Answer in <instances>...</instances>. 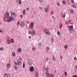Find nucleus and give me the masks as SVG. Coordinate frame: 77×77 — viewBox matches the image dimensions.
<instances>
[{"instance_id":"f3484780","label":"nucleus","mask_w":77,"mask_h":77,"mask_svg":"<svg viewBox=\"0 0 77 77\" xmlns=\"http://www.w3.org/2000/svg\"><path fill=\"white\" fill-rule=\"evenodd\" d=\"M21 0H18L17 1V2H19L20 5H21Z\"/></svg>"},{"instance_id":"052dcab7","label":"nucleus","mask_w":77,"mask_h":77,"mask_svg":"<svg viewBox=\"0 0 77 77\" xmlns=\"http://www.w3.org/2000/svg\"><path fill=\"white\" fill-rule=\"evenodd\" d=\"M29 8H27L26 10H27V11H29Z\"/></svg>"},{"instance_id":"4c0bfd02","label":"nucleus","mask_w":77,"mask_h":77,"mask_svg":"<svg viewBox=\"0 0 77 77\" xmlns=\"http://www.w3.org/2000/svg\"><path fill=\"white\" fill-rule=\"evenodd\" d=\"M64 74H65V75H66H66H67V73L66 72H65Z\"/></svg>"},{"instance_id":"f257e3e1","label":"nucleus","mask_w":77,"mask_h":77,"mask_svg":"<svg viewBox=\"0 0 77 77\" xmlns=\"http://www.w3.org/2000/svg\"><path fill=\"white\" fill-rule=\"evenodd\" d=\"M44 32L46 34L48 35H49L51 33L49 31V30H48L47 29H46L44 30Z\"/></svg>"},{"instance_id":"f03ea898","label":"nucleus","mask_w":77,"mask_h":77,"mask_svg":"<svg viewBox=\"0 0 77 77\" xmlns=\"http://www.w3.org/2000/svg\"><path fill=\"white\" fill-rule=\"evenodd\" d=\"M14 17H11L10 16H9V17L8 22V23H10L11 21H14Z\"/></svg>"},{"instance_id":"7ed1b4c3","label":"nucleus","mask_w":77,"mask_h":77,"mask_svg":"<svg viewBox=\"0 0 77 77\" xmlns=\"http://www.w3.org/2000/svg\"><path fill=\"white\" fill-rule=\"evenodd\" d=\"M11 16L13 18H15V17H16V14H15V13L14 12H11Z\"/></svg>"},{"instance_id":"09e8293b","label":"nucleus","mask_w":77,"mask_h":77,"mask_svg":"<svg viewBox=\"0 0 77 77\" xmlns=\"http://www.w3.org/2000/svg\"><path fill=\"white\" fill-rule=\"evenodd\" d=\"M60 59H61V61H62V56H61L60 57Z\"/></svg>"},{"instance_id":"ddd939ff","label":"nucleus","mask_w":77,"mask_h":77,"mask_svg":"<svg viewBox=\"0 0 77 77\" xmlns=\"http://www.w3.org/2000/svg\"><path fill=\"white\" fill-rule=\"evenodd\" d=\"M44 11L45 12H48V9H47V8H46L44 9Z\"/></svg>"},{"instance_id":"a878e982","label":"nucleus","mask_w":77,"mask_h":77,"mask_svg":"<svg viewBox=\"0 0 77 77\" xmlns=\"http://www.w3.org/2000/svg\"><path fill=\"white\" fill-rule=\"evenodd\" d=\"M21 61V58H19L18 59V60H17V62H20Z\"/></svg>"},{"instance_id":"7c9ffc66","label":"nucleus","mask_w":77,"mask_h":77,"mask_svg":"<svg viewBox=\"0 0 77 77\" xmlns=\"http://www.w3.org/2000/svg\"><path fill=\"white\" fill-rule=\"evenodd\" d=\"M20 64H21V63H20V62H17V65H20Z\"/></svg>"},{"instance_id":"dca6fc26","label":"nucleus","mask_w":77,"mask_h":77,"mask_svg":"<svg viewBox=\"0 0 77 77\" xmlns=\"http://www.w3.org/2000/svg\"><path fill=\"white\" fill-rule=\"evenodd\" d=\"M62 3L63 5H66V2L65 1H63Z\"/></svg>"},{"instance_id":"39448f33","label":"nucleus","mask_w":77,"mask_h":77,"mask_svg":"<svg viewBox=\"0 0 77 77\" xmlns=\"http://www.w3.org/2000/svg\"><path fill=\"white\" fill-rule=\"evenodd\" d=\"M68 29L69 30H73L74 29H73V26H68Z\"/></svg>"},{"instance_id":"774afa93","label":"nucleus","mask_w":77,"mask_h":77,"mask_svg":"<svg viewBox=\"0 0 77 77\" xmlns=\"http://www.w3.org/2000/svg\"><path fill=\"white\" fill-rule=\"evenodd\" d=\"M52 18L53 19H54V16H52Z\"/></svg>"},{"instance_id":"6e6552de","label":"nucleus","mask_w":77,"mask_h":77,"mask_svg":"<svg viewBox=\"0 0 77 77\" xmlns=\"http://www.w3.org/2000/svg\"><path fill=\"white\" fill-rule=\"evenodd\" d=\"M31 33L32 35H35V31L34 30H32L31 31Z\"/></svg>"},{"instance_id":"0e129e2a","label":"nucleus","mask_w":77,"mask_h":77,"mask_svg":"<svg viewBox=\"0 0 77 77\" xmlns=\"http://www.w3.org/2000/svg\"><path fill=\"white\" fill-rule=\"evenodd\" d=\"M20 17L21 18H22L23 17V15H20Z\"/></svg>"},{"instance_id":"9b49d317","label":"nucleus","mask_w":77,"mask_h":77,"mask_svg":"<svg viewBox=\"0 0 77 77\" xmlns=\"http://www.w3.org/2000/svg\"><path fill=\"white\" fill-rule=\"evenodd\" d=\"M24 23L23 22H21L20 23V26L21 27H23L24 26Z\"/></svg>"},{"instance_id":"412c9836","label":"nucleus","mask_w":77,"mask_h":77,"mask_svg":"<svg viewBox=\"0 0 77 77\" xmlns=\"http://www.w3.org/2000/svg\"><path fill=\"white\" fill-rule=\"evenodd\" d=\"M77 65H75V67H74V71H76V69H77Z\"/></svg>"},{"instance_id":"4be33fe9","label":"nucleus","mask_w":77,"mask_h":77,"mask_svg":"<svg viewBox=\"0 0 77 77\" xmlns=\"http://www.w3.org/2000/svg\"><path fill=\"white\" fill-rule=\"evenodd\" d=\"M64 48H68V45H65L64 47Z\"/></svg>"},{"instance_id":"de8ad7c7","label":"nucleus","mask_w":77,"mask_h":77,"mask_svg":"<svg viewBox=\"0 0 77 77\" xmlns=\"http://www.w3.org/2000/svg\"><path fill=\"white\" fill-rule=\"evenodd\" d=\"M28 33L29 34V35H30L31 32H30V31H28Z\"/></svg>"},{"instance_id":"20e7f679","label":"nucleus","mask_w":77,"mask_h":77,"mask_svg":"<svg viewBox=\"0 0 77 77\" xmlns=\"http://www.w3.org/2000/svg\"><path fill=\"white\" fill-rule=\"evenodd\" d=\"M46 75L47 76L46 77H50L51 75L48 74V71H46Z\"/></svg>"},{"instance_id":"49530a36","label":"nucleus","mask_w":77,"mask_h":77,"mask_svg":"<svg viewBox=\"0 0 77 77\" xmlns=\"http://www.w3.org/2000/svg\"><path fill=\"white\" fill-rule=\"evenodd\" d=\"M45 70H46V71H48V68H45Z\"/></svg>"},{"instance_id":"338daca9","label":"nucleus","mask_w":77,"mask_h":77,"mask_svg":"<svg viewBox=\"0 0 77 77\" xmlns=\"http://www.w3.org/2000/svg\"><path fill=\"white\" fill-rule=\"evenodd\" d=\"M66 24H68V22H66Z\"/></svg>"},{"instance_id":"9d476101","label":"nucleus","mask_w":77,"mask_h":77,"mask_svg":"<svg viewBox=\"0 0 77 77\" xmlns=\"http://www.w3.org/2000/svg\"><path fill=\"white\" fill-rule=\"evenodd\" d=\"M70 33L71 34H74V29L71 30H70Z\"/></svg>"},{"instance_id":"a19ab883","label":"nucleus","mask_w":77,"mask_h":77,"mask_svg":"<svg viewBox=\"0 0 77 77\" xmlns=\"http://www.w3.org/2000/svg\"><path fill=\"white\" fill-rule=\"evenodd\" d=\"M60 32H58L57 34L58 35H60Z\"/></svg>"},{"instance_id":"6ab92c4d","label":"nucleus","mask_w":77,"mask_h":77,"mask_svg":"<svg viewBox=\"0 0 77 77\" xmlns=\"http://www.w3.org/2000/svg\"><path fill=\"white\" fill-rule=\"evenodd\" d=\"M31 26L32 27H33V26H34V25L33 24V22L31 23Z\"/></svg>"},{"instance_id":"a18cd8bd","label":"nucleus","mask_w":77,"mask_h":77,"mask_svg":"<svg viewBox=\"0 0 77 77\" xmlns=\"http://www.w3.org/2000/svg\"><path fill=\"white\" fill-rule=\"evenodd\" d=\"M65 14H64L63 15V17L65 18Z\"/></svg>"},{"instance_id":"864d4df0","label":"nucleus","mask_w":77,"mask_h":77,"mask_svg":"<svg viewBox=\"0 0 77 77\" xmlns=\"http://www.w3.org/2000/svg\"><path fill=\"white\" fill-rule=\"evenodd\" d=\"M0 32H1V33H2L3 32V31L0 29Z\"/></svg>"},{"instance_id":"bb28decb","label":"nucleus","mask_w":77,"mask_h":77,"mask_svg":"<svg viewBox=\"0 0 77 77\" xmlns=\"http://www.w3.org/2000/svg\"><path fill=\"white\" fill-rule=\"evenodd\" d=\"M38 75H39V73H37L35 75V77H38Z\"/></svg>"},{"instance_id":"393cba45","label":"nucleus","mask_w":77,"mask_h":77,"mask_svg":"<svg viewBox=\"0 0 77 77\" xmlns=\"http://www.w3.org/2000/svg\"><path fill=\"white\" fill-rule=\"evenodd\" d=\"M17 25L18 26H19L20 25V21H18L17 23Z\"/></svg>"},{"instance_id":"37998d69","label":"nucleus","mask_w":77,"mask_h":77,"mask_svg":"<svg viewBox=\"0 0 77 77\" xmlns=\"http://www.w3.org/2000/svg\"><path fill=\"white\" fill-rule=\"evenodd\" d=\"M74 60H77V58H76V57H75L74 58Z\"/></svg>"},{"instance_id":"bf43d9fd","label":"nucleus","mask_w":77,"mask_h":77,"mask_svg":"<svg viewBox=\"0 0 77 77\" xmlns=\"http://www.w3.org/2000/svg\"><path fill=\"white\" fill-rule=\"evenodd\" d=\"M47 49L48 50H49V48L48 47H47Z\"/></svg>"},{"instance_id":"c85d7f7f","label":"nucleus","mask_w":77,"mask_h":77,"mask_svg":"<svg viewBox=\"0 0 77 77\" xmlns=\"http://www.w3.org/2000/svg\"><path fill=\"white\" fill-rule=\"evenodd\" d=\"M23 14L24 15H25V14H26V10H23Z\"/></svg>"},{"instance_id":"6e6d98bb","label":"nucleus","mask_w":77,"mask_h":77,"mask_svg":"<svg viewBox=\"0 0 77 77\" xmlns=\"http://www.w3.org/2000/svg\"><path fill=\"white\" fill-rule=\"evenodd\" d=\"M29 39H31V38H32V37H31V36H29Z\"/></svg>"},{"instance_id":"423d86ee","label":"nucleus","mask_w":77,"mask_h":77,"mask_svg":"<svg viewBox=\"0 0 77 77\" xmlns=\"http://www.w3.org/2000/svg\"><path fill=\"white\" fill-rule=\"evenodd\" d=\"M28 63L29 65H31L33 63V61H32V60H29L28 61Z\"/></svg>"},{"instance_id":"3c124183","label":"nucleus","mask_w":77,"mask_h":77,"mask_svg":"<svg viewBox=\"0 0 77 77\" xmlns=\"http://www.w3.org/2000/svg\"><path fill=\"white\" fill-rule=\"evenodd\" d=\"M39 8L40 9H41V10H42V8L41 7H39Z\"/></svg>"},{"instance_id":"58836bf2","label":"nucleus","mask_w":77,"mask_h":77,"mask_svg":"<svg viewBox=\"0 0 77 77\" xmlns=\"http://www.w3.org/2000/svg\"><path fill=\"white\" fill-rule=\"evenodd\" d=\"M35 48L34 47L32 48V51H35Z\"/></svg>"},{"instance_id":"e433bc0d","label":"nucleus","mask_w":77,"mask_h":77,"mask_svg":"<svg viewBox=\"0 0 77 77\" xmlns=\"http://www.w3.org/2000/svg\"><path fill=\"white\" fill-rule=\"evenodd\" d=\"M51 15H53L54 14V12L53 11H52L51 12Z\"/></svg>"},{"instance_id":"cd10ccee","label":"nucleus","mask_w":77,"mask_h":77,"mask_svg":"<svg viewBox=\"0 0 77 77\" xmlns=\"http://www.w3.org/2000/svg\"><path fill=\"white\" fill-rule=\"evenodd\" d=\"M12 56L14 57L15 56V53H13L12 54Z\"/></svg>"},{"instance_id":"5fc2aeb1","label":"nucleus","mask_w":77,"mask_h":77,"mask_svg":"<svg viewBox=\"0 0 77 77\" xmlns=\"http://www.w3.org/2000/svg\"><path fill=\"white\" fill-rule=\"evenodd\" d=\"M40 2H43V0H39Z\"/></svg>"},{"instance_id":"f8f14e48","label":"nucleus","mask_w":77,"mask_h":77,"mask_svg":"<svg viewBox=\"0 0 77 77\" xmlns=\"http://www.w3.org/2000/svg\"><path fill=\"white\" fill-rule=\"evenodd\" d=\"M6 43L7 44H11V41L10 40L7 41Z\"/></svg>"},{"instance_id":"13d9d810","label":"nucleus","mask_w":77,"mask_h":77,"mask_svg":"<svg viewBox=\"0 0 77 77\" xmlns=\"http://www.w3.org/2000/svg\"><path fill=\"white\" fill-rule=\"evenodd\" d=\"M71 2H72V3H74V1H73V0H71Z\"/></svg>"},{"instance_id":"0eeeda50","label":"nucleus","mask_w":77,"mask_h":77,"mask_svg":"<svg viewBox=\"0 0 77 77\" xmlns=\"http://www.w3.org/2000/svg\"><path fill=\"white\" fill-rule=\"evenodd\" d=\"M5 22H7V21H8H8H9V19L8 18V17H5Z\"/></svg>"},{"instance_id":"f704fd0d","label":"nucleus","mask_w":77,"mask_h":77,"mask_svg":"<svg viewBox=\"0 0 77 77\" xmlns=\"http://www.w3.org/2000/svg\"><path fill=\"white\" fill-rule=\"evenodd\" d=\"M11 41L12 42H14V39L13 38H12L11 39Z\"/></svg>"},{"instance_id":"4468645a","label":"nucleus","mask_w":77,"mask_h":77,"mask_svg":"<svg viewBox=\"0 0 77 77\" xmlns=\"http://www.w3.org/2000/svg\"><path fill=\"white\" fill-rule=\"evenodd\" d=\"M7 66L8 68H10V67H11V64L8 63L7 64Z\"/></svg>"},{"instance_id":"2f4dec72","label":"nucleus","mask_w":77,"mask_h":77,"mask_svg":"<svg viewBox=\"0 0 77 77\" xmlns=\"http://www.w3.org/2000/svg\"><path fill=\"white\" fill-rule=\"evenodd\" d=\"M62 25L61 24L60 26V30L62 29Z\"/></svg>"},{"instance_id":"b1692460","label":"nucleus","mask_w":77,"mask_h":77,"mask_svg":"<svg viewBox=\"0 0 77 77\" xmlns=\"http://www.w3.org/2000/svg\"><path fill=\"white\" fill-rule=\"evenodd\" d=\"M0 50L1 51H2L3 50H4V48L3 47H1L0 48Z\"/></svg>"},{"instance_id":"a211bd4d","label":"nucleus","mask_w":77,"mask_h":77,"mask_svg":"<svg viewBox=\"0 0 77 77\" xmlns=\"http://www.w3.org/2000/svg\"><path fill=\"white\" fill-rule=\"evenodd\" d=\"M70 13L71 14H73L74 13V10L72 9L70 10Z\"/></svg>"},{"instance_id":"aec40b11","label":"nucleus","mask_w":77,"mask_h":77,"mask_svg":"<svg viewBox=\"0 0 77 77\" xmlns=\"http://www.w3.org/2000/svg\"><path fill=\"white\" fill-rule=\"evenodd\" d=\"M6 15L7 16V17H9V13L8 12H7L6 14Z\"/></svg>"},{"instance_id":"c03bdc74","label":"nucleus","mask_w":77,"mask_h":77,"mask_svg":"<svg viewBox=\"0 0 77 77\" xmlns=\"http://www.w3.org/2000/svg\"><path fill=\"white\" fill-rule=\"evenodd\" d=\"M23 68H24V67H25V64L24 63L23 64Z\"/></svg>"},{"instance_id":"680f3d73","label":"nucleus","mask_w":77,"mask_h":77,"mask_svg":"<svg viewBox=\"0 0 77 77\" xmlns=\"http://www.w3.org/2000/svg\"><path fill=\"white\" fill-rule=\"evenodd\" d=\"M72 77H77V76L75 75H73Z\"/></svg>"},{"instance_id":"72a5a7b5","label":"nucleus","mask_w":77,"mask_h":77,"mask_svg":"<svg viewBox=\"0 0 77 77\" xmlns=\"http://www.w3.org/2000/svg\"><path fill=\"white\" fill-rule=\"evenodd\" d=\"M38 45L39 47H41V43H39L38 44Z\"/></svg>"},{"instance_id":"5701e85b","label":"nucleus","mask_w":77,"mask_h":77,"mask_svg":"<svg viewBox=\"0 0 77 77\" xmlns=\"http://www.w3.org/2000/svg\"><path fill=\"white\" fill-rule=\"evenodd\" d=\"M32 26H31V25H29V29H32Z\"/></svg>"},{"instance_id":"4d7b16f0","label":"nucleus","mask_w":77,"mask_h":77,"mask_svg":"<svg viewBox=\"0 0 77 77\" xmlns=\"http://www.w3.org/2000/svg\"><path fill=\"white\" fill-rule=\"evenodd\" d=\"M14 63H15V65H17V63H16V62H14Z\"/></svg>"},{"instance_id":"69168bd1","label":"nucleus","mask_w":77,"mask_h":77,"mask_svg":"<svg viewBox=\"0 0 77 77\" xmlns=\"http://www.w3.org/2000/svg\"><path fill=\"white\" fill-rule=\"evenodd\" d=\"M46 62H47V61H48V58H46Z\"/></svg>"},{"instance_id":"2eb2a0df","label":"nucleus","mask_w":77,"mask_h":77,"mask_svg":"<svg viewBox=\"0 0 77 77\" xmlns=\"http://www.w3.org/2000/svg\"><path fill=\"white\" fill-rule=\"evenodd\" d=\"M17 51H18V52L20 53L21 52V49L20 48H18L17 49Z\"/></svg>"},{"instance_id":"8fccbe9b","label":"nucleus","mask_w":77,"mask_h":77,"mask_svg":"<svg viewBox=\"0 0 77 77\" xmlns=\"http://www.w3.org/2000/svg\"><path fill=\"white\" fill-rule=\"evenodd\" d=\"M72 7H73V8H76L75 5H73V6H72Z\"/></svg>"},{"instance_id":"c756f323","label":"nucleus","mask_w":77,"mask_h":77,"mask_svg":"<svg viewBox=\"0 0 77 77\" xmlns=\"http://www.w3.org/2000/svg\"><path fill=\"white\" fill-rule=\"evenodd\" d=\"M7 77H11V75L10 74H8L7 76Z\"/></svg>"},{"instance_id":"e2e57ef3","label":"nucleus","mask_w":77,"mask_h":77,"mask_svg":"<svg viewBox=\"0 0 77 77\" xmlns=\"http://www.w3.org/2000/svg\"><path fill=\"white\" fill-rule=\"evenodd\" d=\"M52 77H54V75H53V74H52L51 75Z\"/></svg>"},{"instance_id":"603ef678","label":"nucleus","mask_w":77,"mask_h":77,"mask_svg":"<svg viewBox=\"0 0 77 77\" xmlns=\"http://www.w3.org/2000/svg\"><path fill=\"white\" fill-rule=\"evenodd\" d=\"M7 75V74H6V73H5L4 74V77H5V76H6V75Z\"/></svg>"},{"instance_id":"1a4fd4ad","label":"nucleus","mask_w":77,"mask_h":77,"mask_svg":"<svg viewBox=\"0 0 77 77\" xmlns=\"http://www.w3.org/2000/svg\"><path fill=\"white\" fill-rule=\"evenodd\" d=\"M29 69L31 71H33L34 70V69L33 68V66H32Z\"/></svg>"},{"instance_id":"c9c22d12","label":"nucleus","mask_w":77,"mask_h":77,"mask_svg":"<svg viewBox=\"0 0 77 77\" xmlns=\"http://www.w3.org/2000/svg\"><path fill=\"white\" fill-rule=\"evenodd\" d=\"M57 5L58 6H60V4H59V2L57 3Z\"/></svg>"},{"instance_id":"79ce46f5","label":"nucleus","mask_w":77,"mask_h":77,"mask_svg":"<svg viewBox=\"0 0 77 77\" xmlns=\"http://www.w3.org/2000/svg\"><path fill=\"white\" fill-rule=\"evenodd\" d=\"M14 69H17V66H14Z\"/></svg>"},{"instance_id":"473e14b6","label":"nucleus","mask_w":77,"mask_h":77,"mask_svg":"<svg viewBox=\"0 0 77 77\" xmlns=\"http://www.w3.org/2000/svg\"><path fill=\"white\" fill-rule=\"evenodd\" d=\"M53 58L54 61H55V60H56V58L54 57H53Z\"/></svg>"},{"instance_id":"ea45409f","label":"nucleus","mask_w":77,"mask_h":77,"mask_svg":"<svg viewBox=\"0 0 77 77\" xmlns=\"http://www.w3.org/2000/svg\"><path fill=\"white\" fill-rule=\"evenodd\" d=\"M51 40L52 42H54V39H53V38H51Z\"/></svg>"}]
</instances>
